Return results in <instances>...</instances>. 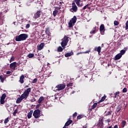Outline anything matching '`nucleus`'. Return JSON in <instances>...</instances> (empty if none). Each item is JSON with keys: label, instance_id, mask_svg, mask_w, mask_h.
Returning <instances> with one entry per match:
<instances>
[{"label": "nucleus", "instance_id": "2eb2a0df", "mask_svg": "<svg viewBox=\"0 0 128 128\" xmlns=\"http://www.w3.org/2000/svg\"><path fill=\"white\" fill-rule=\"evenodd\" d=\"M98 28L96 26H95L94 28H93L92 29V30L90 32V34H96V32H98Z\"/></svg>", "mask_w": 128, "mask_h": 128}, {"label": "nucleus", "instance_id": "f03ea898", "mask_svg": "<svg viewBox=\"0 0 128 128\" xmlns=\"http://www.w3.org/2000/svg\"><path fill=\"white\" fill-rule=\"evenodd\" d=\"M62 40L61 46L62 48H63V49L64 50V48H66V46L68 45V36H64Z\"/></svg>", "mask_w": 128, "mask_h": 128}, {"label": "nucleus", "instance_id": "774afa93", "mask_svg": "<svg viewBox=\"0 0 128 128\" xmlns=\"http://www.w3.org/2000/svg\"><path fill=\"white\" fill-rule=\"evenodd\" d=\"M76 34H78L76 32Z\"/></svg>", "mask_w": 128, "mask_h": 128}, {"label": "nucleus", "instance_id": "052dcab7", "mask_svg": "<svg viewBox=\"0 0 128 128\" xmlns=\"http://www.w3.org/2000/svg\"><path fill=\"white\" fill-rule=\"evenodd\" d=\"M112 128V126H110L108 127L107 128Z\"/></svg>", "mask_w": 128, "mask_h": 128}, {"label": "nucleus", "instance_id": "dca6fc26", "mask_svg": "<svg viewBox=\"0 0 128 128\" xmlns=\"http://www.w3.org/2000/svg\"><path fill=\"white\" fill-rule=\"evenodd\" d=\"M122 54H120V53L117 54L114 58V60H118L122 58Z\"/></svg>", "mask_w": 128, "mask_h": 128}, {"label": "nucleus", "instance_id": "3c124183", "mask_svg": "<svg viewBox=\"0 0 128 128\" xmlns=\"http://www.w3.org/2000/svg\"><path fill=\"white\" fill-rule=\"evenodd\" d=\"M30 24H27L26 25V28H30Z\"/></svg>", "mask_w": 128, "mask_h": 128}, {"label": "nucleus", "instance_id": "72a5a7b5", "mask_svg": "<svg viewBox=\"0 0 128 128\" xmlns=\"http://www.w3.org/2000/svg\"><path fill=\"white\" fill-rule=\"evenodd\" d=\"M0 102L1 104H4V102H5L4 100V99H2V98H0Z\"/></svg>", "mask_w": 128, "mask_h": 128}, {"label": "nucleus", "instance_id": "412c9836", "mask_svg": "<svg viewBox=\"0 0 128 128\" xmlns=\"http://www.w3.org/2000/svg\"><path fill=\"white\" fill-rule=\"evenodd\" d=\"M72 122V120H70H70L65 124L64 126H68Z\"/></svg>", "mask_w": 128, "mask_h": 128}, {"label": "nucleus", "instance_id": "393cba45", "mask_svg": "<svg viewBox=\"0 0 128 128\" xmlns=\"http://www.w3.org/2000/svg\"><path fill=\"white\" fill-rule=\"evenodd\" d=\"M28 56L29 58H32L34 56V54L30 53L28 54Z\"/></svg>", "mask_w": 128, "mask_h": 128}, {"label": "nucleus", "instance_id": "58836bf2", "mask_svg": "<svg viewBox=\"0 0 128 128\" xmlns=\"http://www.w3.org/2000/svg\"><path fill=\"white\" fill-rule=\"evenodd\" d=\"M38 82V79L36 78L33 80L32 82V84H36Z\"/></svg>", "mask_w": 128, "mask_h": 128}, {"label": "nucleus", "instance_id": "e2e57ef3", "mask_svg": "<svg viewBox=\"0 0 128 128\" xmlns=\"http://www.w3.org/2000/svg\"><path fill=\"white\" fill-rule=\"evenodd\" d=\"M63 128H66V126H64Z\"/></svg>", "mask_w": 128, "mask_h": 128}, {"label": "nucleus", "instance_id": "13d9d810", "mask_svg": "<svg viewBox=\"0 0 128 128\" xmlns=\"http://www.w3.org/2000/svg\"><path fill=\"white\" fill-rule=\"evenodd\" d=\"M53 98H54L55 100H56L58 98H56V96H54Z\"/></svg>", "mask_w": 128, "mask_h": 128}, {"label": "nucleus", "instance_id": "4c0bfd02", "mask_svg": "<svg viewBox=\"0 0 128 128\" xmlns=\"http://www.w3.org/2000/svg\"><path fill=\"white\" fill-rule=\"evenodd\" d=\"M118 94H120V92H116L114 94V98H116Z\"/></svg>", "mask_w": 128, "mask_h": 128}, {"label": "nucleus", "instance_id": "a211bd4d", "mask_svg": "<svg viewBox=\"0 0 128 128\" xmlns=\"http://www.w3.org/2000/svg\"><path fill=\"white\" fill-rule=\"evenodd\" d=\"M94 50H95V52H98L100 54V50H102V48H100V46L98 47H95Z\"/></svg>", "mask_w": 128, "mask_h": 128}, {"label": "nucleus", "instance_id": "de8ad7c7", "mask_svg": "<svg viewBox=\"0 0 128 128\" xmlns=\"http://www.w3.org/2000/svg\"><path fill=\"white\" fill-rule=\"evenodd\" d=\"M61 8H62L60 6L56 7L55 10H60Z\"/></svg>", "mask_w": 128, "mask_h": 128}, {"label": "nucleus", "instance_id": "603ef678", "mask_svg": "<svg viewBox=\"0 0 128 128\" xmlns=\"http://www.w3.org/2000/svg\"><path fill=\"white\" fill-rule=\"evenodd\" d=\"M40 106V104H38L36 105V108H38Z\"/></svg>", "mask_w": 128, "mask_h": 128}, {"label": "nucleus", "instance_id": "bf43d9fd", "mask_svg": "<svg viewBox=\"0 0 128 128\" xmlns=\"http://www.w3.org/2000/svg\"><path fill=\"white\" fill-rule=\"evenodd\" d=\"M107 122H110V119H108V120H107Z\"/></svg>", "mask_w": 128, "mask_h": 128}, {"label": "nucleus", "instance_id": "4d7b16f0", "mask_svg": "<svg viewBox=\"0 0 128 128\" xmlns=\"http://www.w3.org/2000/svg\"><path fill=\"white\" fill-rule=\"evenodd\" d=\"M88 128V126H83V128Z\"/></svg>", "mask_w": 128, "mask_h": 128}, {"label": "nucleus", "instance_id": "6ab92c4d", "mask_svg": "<svg viewBox=\"0 0 128 128\" xmlns=\"http://www.w3.org/2000/svg\"><path fill=\"white\" fill-rule=\"evenodd\" d=\"M24 76L22 75L20 76V80H19V82H20V84H24Z\"/></svg>", "mask_w": 128, "mask_h": 128}, {"label": "nucleus", "instance_id": "69168bd1", "mask_svg": "<svg viewBox=\"0 0 128 128\" xmlns=\"http://www.w3.org/2000/svg\"><path fill=\"white\" fill-rule=\"evenodd\" d=\"M48 65H50V64H49V63L48 64Z\"/></svg>", "mask_w": 128, "mask_h": 128}, {"label": "nucleus", "instance_id": "a878e982", "mask_svg": "<svg viewBox=\"0 0 128 128\" xmlns=\"http://www.w3.org/2000/svg\"><path fill=\"white\" fill-rule=\"evenodd\" d=\"M120 54H122V56H124V54H126V50H122L120 51V52L119 53Z\"/></svg>", "mask_w": 128, "mask_h": 128}, {"label": "nucleus", "instance_id": "a18cd8bd", "mask_svg": "<svg viewBox=\"0 0 128 128\" xmlns=\"http://www.w3.org/2000/svg\"><path fill=\"white\" fill-rule=\"evenodd\" d=\"M12 74V71H8L6 72V74Z\"/></svg>", "mask_w": 128, "mask_h": 128}, {"label": "nucleus", "instance_id": "cd10ccee", "mask_svg": "<svg viewBox=\"0 0 128 128\" xmlns=\"http://www.w3.org/2000/svg\"><path fill=\"white\" fill-rule=\"evenodd\" d=\"M58 10H55L53 12V16H56V14H58Z\"/></svg>", "mask_w": 128, "mask_h": 128}, {"label": "nucleus", "instance_id": "9d476101", "mask_svg": "<svg viewBox=\"0 0 128 128\" xmlns=\"http://www.w3.org/2000/svg\"><path fill=\"white\" fill-rule=\"evenodd\" d=\"M10 68L11 70H16V62H13L10 64Z\"/></svg>", "mask_w": 128, "mask_h": 128}, {"label": "nucleus", "instance_id": "f8f14e48", "mask_svg": "<svg viewBox=\"0 0 128 128\" xmlns=\"http://www.w3.org/2000/svg\"><path fill=\"white\" fill-rule=\"evenodd\" d=\"M92 6H92V3H88L82 8V10H86V8H88V10H90Z\"/></svg>", "mask_w": 128, "mask_h": 128}, {"label": "nucleus", "instance_id": "79ce46f5", "mask_svg": "<svg viewBox=\"0 0 128 128\" xmlns=\"http://www.w3.org/2000/svg\"><path fill=\"white\" fill-rule=\"evenodd\" d=\"M89 52H90V50H88L86 52H81V54H89Z\"/></svg>", "mask_w": 128, "mask_h": 128}, {"label": "nucleus", "instance_id": "680f3d73", "mask_svg": "<svg viewBox=\"0 0 128 128\" xmlns=\"http://www.w3.org/2000/svg\"><path fill=\"white\" fill-rule=\"evenodd\" d=\"M75 92H76L73 91L72 92V94H74Z\"/></svg>", "mask_w": 128, "mask_h": 128}, {"label": "nucleus", "instance_id": "20e7f679", "mask_svg": "<svg viewBox=\"0 0 128 128\" xmlns=\"http://www.w3.org/2000/svg\"><path fill=\"white\" fill-rule=\"evenodd\" d=\"M76 22V17L74 16L73 18L68 22V27L72 28L74 26L75 22Z\"/></svg>", "mask_w": 128, "mask_h": 128}, {"label": "nucleus", "instance_id": "8fccbe9b", "mask_svg": "<svg viewBox=\"0 0 128 128\" xmlns=\"http://www.w3.org/2000/svg\"><path fill=\"white\" fill-rule=\"evenodd\" d=\"M67 86H72V83H69L67 84Z\"/></svg>", "mask_w": 128, "mask_h": 128}, {"label": "nucleus", "instance_id": "f3484780", "mask_svg": "<svg viewBox=\"0 0 128 128\" xmlns=\"http://www.w3.org/2000/svg\"><path fill=\"white\" fill-rule=\"evenodd\" d=\"M6 78V75H1L0 76V80L1 82L4 83V80Z\"/></svg>", "mask_w": 128, "mask_h": 128}, {"label": "nucleus", "instance_id": "6e6d98bb", "mask_svg": "<svg viewBox=\"0 0 128 128\" xmlns=\"http://www.w3.org/2000/svg\"><path fill=\"white\" fill-rule=\"evenodd\" d=\"M114 128H118V125H115Z\"/></svg>", "mask_w": 128, "mask_h": 128}, {"label": "nucleus", "instance_id": "5701e85b", "mask_svg": "<svg viewBox=\"0 0 128 128\" xmlns=\"http://www.w3.org/2000/svg\"><path fill=\"white\" fill-rule=\"evenodd\" d=\"M34 112V111L32 110H30V112L28 114V118H32V113Z\"/></svg>", "mask_w": 128, "mask_h": 128}, {"label": "nucleus", "instance_id": "864d4df0", "mask_svg": "<svg viewBox=\"0 0 128 128\" xmlns=\"http://www.w3.org/2000/svg\"><path fill=\"white\" fill-rule=\"evenodd\" d=\"M78 116V113L75 112L73 114V116Z\"/></svg>", "mask_w": 128, "mask_h": 128}, {"label": "nucleus", "instance_id": "c9c22d12", "mask_svg": "<svg viewBox=\"0 0 128 128\" xmlns=\"http://www.w3.org/2000/svg\"><path fill=\"white\" fill-rule=\"evenodd\" d=\"M8 118H6L4 120V124H8Z\"/></svg>", "mask_w": 128, "mask_h": 128}, {"label": "nucleus", "instance_id": "1a4fd4ad", "mask_svg": "<svg viewBox=\"0 0 128 128\" xmlns=\"http://www.w3.org/2000/svg\"><path fill=\"white\" fill-rule=\"evenodd\" d=\"M106 30V29H104V24H102L100 25V31L101 34H104V32Z\"/></svg>", "mask_w": 128, "mask_h": 128}, {"label": "nucleus", "instance_id": "c756f323", "mask_svg": "<svg viewBox=\"0 0 128 128\" xmlns=\"http://www.w3.org/2000/svg\"><path fill=\"white\" fill-rule=\"evenodd\" d=\"M96 106H98V103H94L92 106V109L94 110V108H96Z\"/></svg>", "mask_w": 128, "mask_h": 128}, {"label": "nucleus", "instance_id": "bb28decb", "mask_svg": "<svg viewBox=\"0 0 128 128\" xmlns=\"http://www.w3.org/2000/svg\"><path fill=\"white\" fill-rule=\"evenodd\" d=\"M6 94H2L0 98L2 100H6Z\"/></svg>", "mask_w": 128, "mask_h": 128}, {"label": "nucleus", "instance_id": "6e6552de", "mask_svg": "<svg viewBox=\"0 0 128 128\" xmlns=\"http://www.w3.org/2000/svg\"><path fill=\"white\" fill-rule=\"evenodd\" d=\"M22 100H26V98L23 96L22 94L21 95V96L19 98H18L16 100V102L17 104H20V102H22Z\"/></svg>", "mask_w": 128, "mask_h": 128}, {"label": "nucleus", "instance_id": "0e129e2a", "mask_svg": "<svg viewBox=\"0 0 128 128\" xmlns=\"http://www.w3.org/2000/svg\"><path fill=\"white\" fill-rule=\"evenodd\" d=\"M80 54V53H78L77 54H78H78Z\"/></svg>", "mask_w": 128, "mask_h": 128}, {"label": "nucleus", "instance_id": "7ed1b4c3", "mask_svg": "<svg viewBox=\"0 0 128 128\" xmlns=\"http://www.w3.org/2000/svg\"><path fill=\"white\" fill-rule=\"evenodd\" d=\"M32 92V88H28L25 90L24 94H22L23 95V96L26 98H28V96H30V93Z\"/></svg>", "mask_w": 128, "mask_h": 128}, {"label": "nucleus", "instance_id": "ddd939ff", "mask_svg": "<svg viewBox=\"0 0 128 128\" xmlns=\"http://www.w3.org/2000/svg\"><path fill=\"white\" fill-rule=\"evenodd\" d=\"M41 12L40 10L38 11L34 15V20H36V18H38L40 16Z\"/></svg>", "mask_w": 128, "mask_h": 128}, {"label": "nucleus", "instance_id": "7c9ffc66", "mask_svg": "<svg viewBox=\"0 0 128 128\" xmlns=\"http://www.w3.org/2000/svg\"><path fill=\"white\" fill-rule=\"evenodd\" d=\"M122 110V106H119L116 108V112H119Z\"/></svg>", "mask_w": 128, "mask_h": 128}, {"label": "nucleus", "instance_id": "f704fd0d", "mask_svg": "<svg viewBox=\"0 0 128 128\" xmlns=\"http://www.w3.org/2000/svg\"><path fill=\"white\" fill-rule=\"evenodd\" d=\"M126 30H128V20L126 24Z\"/></svg>", "mask_w": 128, "mask_h": 128}, {"label": "nucleus", "instance_id": "338daca9", "mask_svg": "<svg viewBox=\"0 0 128 128\" xmlns=\"http://www.w3.org/2000/svg\"><path fill=\"white\" fill-rule=\"evenodd\" d=\"M102 46H104V44H102Z\"/></svg>", "mask_w": 128, "mask_h": 128}, {"label": "nucleus", "instance_id": "4468645a", "mask_svg": "<svg viewBox=\"0 0 128 128\" xmlns=\"http://www.w3.org/2000/svg\"><path fill=\"white\" fill-rule=\"evenodd\" d=\"M44 43L42 42L40 44L38 45L37 46V48L38 50H42V48H44Z\"/></svg>", "mask_w": 128, "mask_h": 128}, {"label": "nucleus", "instance_id": "a19ab883", "mask_svg": "<svg viewBox=\"0 0 128 128\" xmlns=\"http://www.w3.org/2000/svg\"><path fill=\"white\" fill-rule=\"evenodd\" d=\"M128 92V89L126 88H124L122 90V92Z\"/></svg>", "mask_w": 128, "mask_h": 128}, {"label": "nucleus", "instance_id": "c85d7f7f", "mask_svg": "<svg viewBox=\"0 0 128 128\" xmlns=\"http://www.w3.org/2000/svg\"><path fill=\"white\" fill-rule=\"evenodd\" d=\"M62 51V46H60L59 47H58V52H61Z\"/></svg>", "mask_w": 128, "mask_h": 128}, {"label": "nucleus", "instance_id": "c03bdc74", "mask_svg": "<svg viewBox=\"0 0 128 128\" xmlns=\"http://www.w3.org/2000/svg\"><path fill=\"white\" fill-rule=\"evenodd\" d=\"M82 118V116L79 115L77 116V120H80Z\"/></svg>", "mask_w": 128, "mask_h": 128}, {"label": "nucleus", "instance_id": "39448f33", "mask_svg": "<svg viewBox=\"0 0 128 128\" xmlns=\"http://www.w3.org/2000/svg\"><path fill=\"white\" fill-rule=\"evenodd\" d=\"M33 116L35 118H38L40 116V110L38 109L35 110L33 112Z\"/></svg>", "mask_w": 128, "mask_h": 128}, {"label": "nucleus", "instance_id": "473e14b6", "mask_svg": "<svg viewBox=\"0 0 128 128\" xmlns=\"http://www.w3.org/2000/svg\"><path fill=\"white\" fill-rule=\"evenodd\" d=\"M126 121L122 120V128H124V126H126Z\"/></svg>", "mask_w": 128, "mask_h": 128}, {"label": "nucleus", "instance_id": "9b49d317", "mask_svg": "<svg viewBox=\"0 0 128 128\" xmlns=\"http://www.w3.org/2000/svg\"><path fill=\"white\" fill-rule=\"evenodd\" d=\"M98 128H104V122H102V120L100 119L98 120V122L97 124Z\"/></svg>", "mask_w": 128, "mask_h": 128}, {"label": "nucleus", "instance_id": "ea45409f", "mask_svg": "<svg viewBox=\"0 0 128 128\" xmlns=\"http://www.w3.org/2000/svg\"><path fill=\"white\" fill-rule=\"evenodd\" d=\"M118 22L116 21V20H114V26H118Z\"/></svg>", "mask_w": 128, "mask_h": 128}, {"label": "nucleus", "instance_id": "4be33fe9", "mask_svg": "<svg viewBox=\"0 0 128 128\" xmlns=\"http://www.w3.org/2000/svg\"><path fill=\"white\" fill-rule=\"evenodd\" d=\"M44 100V96H40L38 100V104H42V102Z\"/></svg>", "mask_w": 128, "mask_h": 128}, {"label": "nucleus", "instance_id": "37998d69", "mask_svg": "<svg viewBox=\"0 0 128 128\" xmlns=\"http://www.w3.org/2000/svg\"><path fill=\"white\" fill-rule=\"evenodd\" d=\"M16 114H18V110H16L14 113H13V116H16Z\"/></svg>", "mask_w": 128, "mask_h": 128}, {"label": "nucleus", "instance_id": "f257e3e1", "mask_svg": "<svg viewBox=\"0 0 128 128\" xmlns=\"http://www.w3.org/2000/svg\"><path fill=\"white\" fill-rule=\"evenodd\" d=\"M28 38V34H22L18 36H16L15 40L16 42H22L23 40H26Z\"/></svg>", "mask_w": 128, "mask_h": 128}, {"label": "nucleus", "instance_id": "e433bc0d", "mask_svg": "<svg viewBox=\"0 0 128 128\" xmlns=\"http://www.w3.org/2000/svg\"><path fill=\"white\" fill-rule=\"evenodd\" d=\"M14 57L12 56L10 60V62H14Z\"/></svg>", "mask_w": 128, "mask_h": 128}, {"label": "nucleus", "instance_id": "b1692460", "mask_svg": "<svg viewBox=\"0 0 128 128\" xmlns=\"http://www.w3.org/2000/svg\"><path fill=\"white\" fill-rule=\"evenodd\" d=\"M72 54H74V52H68L65 54V56L66 58H68V56H71Z\"/></svg>", "mask_w": 128, "mask_h": 128}, {"label": "nucleus", "instance_id": "5fc2aeb1", "mask_svg": "<svg viewBox=\"0 0 128 128\" xmlns=\"http://www.w3.org/2000/svg\"><path fill=\"white\" fill-rule=\"evenodd\" d=\"M28 86H29L28 85H26L24 87V88H28Z\"/></svg>", "mask_w": 128, "mask_h": 128}, {"label": "nucleus", "instance_id": "423d86ee", "mask_svg": "<svg viewBox=\"0 0 128 128\" xmlns=\"http://www.w3.org/2000/svg\"><path fill=\"white\" fill-rule=\"evenodd\" d=\"M70 12H78V6L76 5L74 2H72V8L70 9Z\"/></svg>", "mask_w": 128, "mask_h": 128}, {"label": "nucleus", "instance_id": "0eeeda50", "mask_svg": "<svg viewBox=\"0 0 128 128\" xmlns=\"http://www.w3.org/2000/svg\"><path fill=\"white\" fill-rule=\"evenodd\" d=\"M66 88V84H59L56 86V88H57V90H64Z\"/></svg>", "mask_w": 128, "mask_h": 128}, {"label": "nucleus", "instance_id": "49530a36", "mask_svg": "<svg viewBox=\"0 0 128 128\" xmlns=\"http://www.w3.org/2000/svg\"><path fill=\"white\" fill-rule=\"evenodd\" d=\"M30 102H36V98H32L30 100Z\"/></svg>", "mask_w": 128, "mask_h": 128}, {"label": "nucleus", "instance_id": "aec40b11", "mask_svg": "<svg viewBox=\"0 0 128 128\" xmlns=\"http://www.w3.org/2000/svg\"><path fill=\"white\" fill-rule=\"evenodd\" d=\"M74 2H76V4L78 6H82V4H80V0H74Z\"/></svg>", "mask_w": 128, "mask_h": 128}, {"label": "nucleus", "instance_id": "2f4dec72", "mask_svg": "<svg viewBox=\"0 0 128 128\" xmlns=\"http://www.w3.org/2000/svg\"><path fill=\"white\" fill-rule=\"evenodd\" d=\"M106 96H102L101 98V100H100V102H104V100H106Z\"/></svg>", "mask_w": 128, "mask_h": 128}, {"label": "nucleus", "instance_id": "09e8293b", "mask_svg": "<svg viewBox=\"0 0 128 128\" xmlns=\"http://www.w3.org/2000/svg\"><path fill=\"white\" fill-rule=\"evenodd\" d=\"M110 114H112V112H108L107 114H106V116H110Z\"/></svg>", "mask_w": 128, "mask_h": 128}]
</instances>
